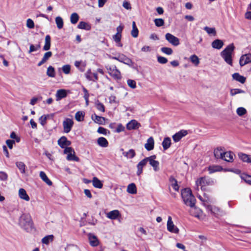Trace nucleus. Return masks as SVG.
Wrapping results in <instances>:
<instances>
[{"mask_svg": "<svg viewBox=\"0 0 251 251\" xmlns=\"http://www.w3.org/2000/svg\"><path fill=\"white\" fill-rule=\"evenodd\" d=\"M181 197L184 203L190 206L192 209L190 210V213L196 217H199L200 210L195 206L196 199L193 195L192 191L190 188H185L181 191Z\"/></svg>", "mask_w": 251, "mask_h": 251, "instance_id": "nucleus-1", "label": "nucleus"}, {"mask_svg": "<svg viewBox=\"0 0 251 251\" xmlns=\"http://www.w3.org/2000/svg\"><path fill=\"white\" fill-rule=\"evenodd\" d=\"M20 226L27 232H30L33 228V224L29 214L24 213L19 219Z\"/></svg>", "mask_w": 251, "mask_h": 251, "instance_id": "nucleus-2", "label": "nucleus"}, {"mask_svg": "<svg viewBox=\"0 0 251 251\" xmlns=\"http://www.w3.org/2000/svg\"><path fill=\"white\" fill-rule=\"evenodd\" d=\"M234 49L233 44H229L220 53L225 61L230 66H232V54Z\"/></svg>", "mask_w": 251, "mask_h": 251, "instance_id": "nucleus-3", "label": "nucleus"}, {"mask_svg": "<svg viewBox=\"0 0 251 251\" xmlns=\"http://www.w3.org/2000/svg\"><path fill=\"white\" fill-rule=\"evenodd\" d=\"M105 67L109 74L114 78L116 79H120L121 78V73L120 71L117 69L115 65H107Z\"/></svg>", "mask_w": 251, "mask_h": 251, "instance_id": "nucleus-4", "label": "nucleus"}, {"mask_svg": "<svg viewBox=\"0 0 251 251\" xmlns=\"http://www.w3.org/2000/svg\"><path fill=\"white\" fill-rule=\"evenodd\" d=\"M156 158V155H153L150 157H146L147 162H149L150 164L153 167V170L155 172L158 171L159 170V163L158 161L155 160Z\"/></svg>", "mask_w": 251, "mask_h": 251, "instance_id": "nucleus-5", "label": "nucleus"}, {"mask_svg": "<svg viewBox=\"0 0 251 251\" xmlns=\"http://www.w3.org/2000/svg\"><path fill=\"white\" fill-rule=\"evenodd\" d=\"M74 125V121L70 118H66L63 122V126L64 132L65 133H69L72 129Z\"/></svg>", "mask_w": 251, "mask_h": 251, "instance_id": "nucleus-6", "label": "nucleus"}, {"mask_svg": "<svg viewBox=\"0 0 251 251\" xmlns=\"http://www.w3.org/2000/svg\"><path fill=\"white\" fill-rule=\"evenodd\" d=\"M213 182V181L210 179L206 177H203L198 179L196 182V184L197 186V189H198L199 186H201L202 188L204 186L212 184Z\"/></svg>", "mask_w": 251, "mask_h": 251, "instance_id": "nucleus-7", "label": "nucleus"}, {"mask_svg": "<svg viewBox=\"0 0 251 251\" xmlns=\"http://www.w3.org/2000/svg\"><path fill=\"white\" fill-rule=\"evenodd\" d=\"M167 226L168 230L171 232L174 233H178L179 232V229L174 224L171 216L168 217Z\"/></svg>", "mask_w": 251, "mask_h": 251, "instance_id": "nucleus-8", "label": "nucleus"}, {"mask_svg": "<svg viewBox=\"0 0 251 251\" xmlns=\"http://www.w3.org/2000/svg\"><path fill=\"white\" fill-rule=\"evenodd\" d=\"M165 38L170 43L175 46H177L179 44V39L171 33H167L165 35Z\"/></svg>", "mask_w": 251, "mask_h": 251, "instance_id": "nucleus-9", "label": "nucleus"}, {"mask_svg": "<svg viewBox=\"0 0 251 251\" xmlns=\"http://www.w3.org/2000/svg\"><path fill=\"white\" fill-rule=\"evenodd\" d=\"M58 145L62 149L71 145V142L68 140L65 136H62L57 141Z\"/></svg>", "mask_w": 251, "mask_h": 251, "instance_id": "nucleus-10", "label": "nucleus"}, {"mask_svg": "<svg viewBox=\"0 0 251 251\" xmlns=\"http://www.w3.org/2000/svg\"><path fill=\"white\" fill-rule=\"evenodd\" d=\"M188 134V131L186 130H181L179 132L176 133L173 136V139L174 142H177L179 141L182 138L186 136Z\"/></svg>", "mask_w": 251, "mask_h": 251, "instance_id": "nucleus-11", "label": "nucleus"}, {"mask_svg": "<svg viewBox=\"0 0 251 251\" xmlns=\"http://www.w3.org/2000/svg\"><path fill=\"white\" fill-rule=\"evenodd\" d=\"M141 126V124L135 120H132L126 125L128 130L137 129Z\"/></svg>", "mask_w": 251, "mask_h": 251, "instance_id": "nucleus-12", "label": "nucleus"}, {"mask_svg": "<svg viewBox=\"0 0 251 251\" xmlns=\"http://www.w3.org/2000/svg\"><path fill=\"white\" fill-rule=\"evenodd\" d=\"M251 62V54H246L243 55L240 59L239 63L241 66H243Z\"/></svg>", "mask_w": 251, "mask_h": 251, "instance_id": "nucleus-13", "label": "nucleus"}, {"mask_svg": "<svg viewBox=\"0 0 251 251\" xmlns=\"http://www.w3.org/2000/svg\"><path fill=\"white\" fill-rule=\"evenodd\" d=\"M146 157L144 159L141 160L140 162H139V163L137 164V175L138 176H140L143 172V168L144 166H146V165L147 163V162Z\"/></svg>", "mask_w": 251, "mask_h": 251, "instance_id": "nucleus-14", "label": "nucleus"}, {"mask_svg": "<svg viewBox=\"0 0 251 251\" xmlns=\"http://www.w3.org/2000/svg\"><path fill=\"white\" fill-rule=\"evenodd\" d=\"M154 139L153 137H151L148 138L147 143L145 144V148L148 151H151L154 148Z\"/></svg>", "mask_w": 251, "mask_h": 251, "instance_id": "nucleus-15", "label": "nucleus"}, {"mask_svg": "<svg viewBox=\"0 0 251 251\" xmlns=\"http://www.w3.org/2000/svg\"><path fill=\"white\" fill-rule=\"evenodd\" d=\"M52 53L51 51H47L44 54L41 60L38 63V66H41L45 63L50 57H51Z\"/></svg>", "mask_w": 251, "mask_h": 251, "instance_id": "nucleus-16", "label": "nucleus"}, {"mask_svg": "<svg viewBox=\"0 0 251 251\" xmlns=\"http://www.w3.org/2000/svg\"><path fill=\"white\" fill-rule=\"evenodd\" d=\"M211 46L214 49L220 50L224 46V42L220 39H216L212 42Z\"/></svg>", "mask_w": 251, "mask_h": 251, "instance_id": "nucleus-17", "label": "nucleus"}, {"mask_svg": "<svg viewBox=\"0 0 251 251\" xmlns=\"http://www.w3.org/2000/svg\"><path fill=\"white\" fill-rule=\"evenodd\" d=\"M223 158L222 159L224 160L227 162H232L233 160V153L231 151L224 152L223 153Z\"/></svg>", "mask_w": 251, "mask_h": 251, "instance_id": "nucleus-18", "label": "nucleus"}, {"mask_svg": "<svg viewBox=\"0 0 251 251\" xmlns=\"http://www.w3.org/2000/svg\"><path fill=\"white\" fill-rule=\"evenodd\" d=\"M67 92L64 89H59L57 91L56 93V100H59L61 99L66 97Z\"/></svg>", "mask_w": 251, "mask_h": 251, "instance_id": "nucleus-19", "label": "nucleus"}, {"mask_svg": "<svg viewBox=\"0 0 251 251\" xmlns=\"http://www.w3.org/2000/svg\"><path fill=\"white\" fill-rule=\"evenodd\" d=\"M232 76L233 79L242 84L244 83L246 81V77L243 75H240L238 73H235L233 74Z\"/></svg>", "mask_w": 251, "mask_h": 251, "instance_id": "nucleus-20", "label": "nucleus"}, {"mask_svg": "<svg viewBox=\"0 0 251 251\" xmlns=\"http://www.w3.org/2000/svg\"><path fill=\"white\" fill-rule=\"evenodd\" d=\"M19 196L21 199L24 200L26 201H29L30 200V198L27 194L25 190L23 188H20L19 189Z\"/></svg>", "mask_w": 251, "mask_h": 251, "instance_id": "nucleus-21", "label": "nucleus"}, {"mask_svg": "<svg viewBox=\"0 0 251 251\" xmlns=\"http://www.w3.org/2000/svg\"><path fill=\"white\" fill-rule=\"evenodd\" d=\"M224 153V151L221 147H218L214 151V156L217 159H222Z\"/></svg>", "mask_w": 251, "mask_h": 251, "instance_id": "nucleus-22", "label": "nucleus"}, {"mask_svg": "<svg viewBox=\"0 0 251 251\" xmlns=\"http://www.w3.org/2000/svg\"><path fill=\"white\" fill-rule=\"evenodd\" d=\"M89 240L90 244L92 246L96 247L99 245V242L96 236L90 234L89 235Z\"/></svg>", "mask_w": 251, "mask_h": 251, "instance_id": "nucleus-23", "label": "nucleus"}, {"mask_svg": "<svg viewBox=\"0 0 251 251\" xmlns=\"http://www.w3.org/2000/svg\"><path fill=\"white\" fill-rule=\"evenodd\" d=\"M120 62L129 66H131L133 64L132 60L123 54H121V58H120Z\"/></svg>", "mask_w": 251, "mask_h": 251, "instance_id": "nucleus-24", "label": "nucleus"}, {"mask_svg": "<svg viewBox=\"0 0 251 251\" xmlns=\"http://www.w3.org/2000/svg\"><path fill=\"white\" fill-rule=\"evenodd\" d=\"M120 216L119 211L117 210H114L109 212L107 214V217L110 219H116Z\"/></svg>", "mask_w": 251, "mask_h": 251, "instance_id": "nucleus-25", "label": "nucleus"}, {"mask_svg": "<svg viewBox=\"0 0 251 251\" xmlns=\"http://www.w3.org/2000/svg\"><path fill=\"white\" fill-rule=\"evenodd\" d=\"M92 182L93 186L95 188L101 189L103 187L102 183L97 177H94L93 178Z\"/></svg>", "mask_w": 251, "mask_h": 251, "instance_id": "nucleus-26", "label": "nucleus"}, {"mask_svg": "<svg viewBox=\"0 0 251 251\" xmlns=\"http://www.w3.org/2000/svg\"><path fill=\"white\" fill-rule=\"evenodd\" d=\"M162 145L163 148L164 150H167L168 149L171 145V140L169 137H165L164 138L162 143Z\"/></svg>", "mask_w": 251, "mask_h": 251, "instance_id": "nucleus-27", "label": "nucleus"}, {"mask_svg": "<svg viewBox=\"0 0 251 251\" xmlns=\"http://www.w3.org/2000/svg\"><path fill=\"white\" fill-rule=\"evenodd\" d=\"M45 45L43 50H49L50 48V37L49 35H47L45 37Z\"/></svg>", "mask_w": 251, "mask_h": 251, "instance_id": "nucleus-28", "label": "nucleus"}, {"mask_svg": "<svg viewBox=\"0 0 251 251\" xmlns=\"http://www.w3.org/2000/svg\"><path fill=\"white\" fill-rule=\"evenodd\" d=\"M98 144L103 148L107 147L108 146V142L106 138L101 137L97 140Z\"/></svg>", "mask_w": 251, "mask_h": 251, "instance_id": "nucleus-29", "label": "nucleus"}, {"mask_svg": "<svg viewBox=\"0 0 251 251\" xmlns=\"http://www.w3.org/2000/svg\"><path fill=\"white\" fill-rule=\"evenodd\" d=\"M127 192L131 194H135L137 193V188L135 184L133 183H130L127 186Z\"/></svg>", "mask_w": 251, "mask_h": 251, "instance_id": "nucleus-30", "label": "nucleus"}, {"mask_svg": "<svg viewBox=\"0 0 251 251\" xmlns=\"http://www.w3.org/2000/svg\"><path fill=\"white\" fill-rule=\"evenodd\" d=\"M40 176L41 179L45 182L48 185L50 186L52 185V183L51 180H50L45 172L41 171L40 173Z\"/></svg>", "mask_w": 251, "mask_h": 251, "instance_id": "nucleus-31", "label": "nucleus"}, {"mask_svg": "<svg viewBox=\"0 0 251 251\" xmlns=\"http://www.w3.org/2000/svg\"><path fill=\"white\" fill-rule=\"evenodd\" d=\"M132 29L131 31V35L134 38H136L138 36L139 31L136 25V23L134 21L132 23Z\"/></svg>", "mask_w": 251, "mask_h": 251, "instance_id": "nucleus-32", "label": "nucleus"}, {"mask_svg": "<svg viewBox=\"0 0 251 251\" xmlns=\"http://www.w3.org/2000/svg\"><path fill=\"white\" fill-rule=\"evenodd\" d=\"M77 28L86 30H89L91 29V26L88 23L82 21L79 22V24L77 25Z\"/></svg>", "mask_w": 251, "mask_h": 251, "instance_id": "nucleus-33", "label": "nucleus"}, {"mask_svg": "<svg viewBox=\"0 0 251 251\" xmlns=\"http://www.w3.org/2000/svg\"><path fill=\"white\" fill-rule=\"evenodd\" d=\"M54 236L53 235L46 236L42 239V242L46 245H48L50 242L53 240Z\"/></svg>", "mask_w": 251, "mask_h": 251, "instance_id": "nucleus-34", "label": "nucleus"}, {"mask_svg": "<svg viewBox=\"0 0 251 251\" xmlns=\"http://www.w3.org/2000/svg\"><path fill=\"white\" fill-rule=\"evenodd\" d=\"M123 154L127 158H132L135 156V152L134 150L130 149L128 151H123Z\"/></svg>", "mask_w": 251, "mask_h": 251, "instance_id": "nucleus-35", "label": "nucleus"}, {"mask_svg": "<svg viewBox=\"0 0 251 251\" xmlns=\"http://www.w3.org/2000/svg\"><path fill=\"white\" fill-rule=\"evenodd\" d=\"M238 156L239 158L244 162H251V160L249 156L243 153H239Z\"/></svg>", "mask_w": 251, "mask_h": 251, "instance_id": "nucleus-36", "label": "nucleus"}, {"mask_svg": "<svg viewBox=\"0 0 251 251\" xmlns=\"http://www.w3.org/2000/svg\"><path fill=\"white\" fill-rule=\"evenodd\" d=\"M47 75L49 77H54L55 75V70L54 68L51 66H50L47 71Z\"/></svg>", "mask_w": 251, "mask_h": 251, "instance_id": "nucleus-37", "label": "nucleus"}, {"mask_svg": "<svg viewBox=\"0 0 251 251\" xmlns=\"http://www.w3.org/2000/svg\"><path fill=\"white\" fill-rule=\"evenodd\" d=\"M79 20V16L76 13H73L70 17V21L72 24H75Z\"/></svg>", "mask_w": 251, "mask_h": 251, "instance_id": "nucleus-38", "label": "nucleus"}, {"mask_svg": "<svg viewBox=\"0 0 251 251\" xmlns=\"http://www.w3.org/2000/svg\"><path fill=\"white\" fill-rule=\"evenodd\" d=\"M84 113L82 111H78L75 114V120L78 122L83 121Z\"/></svg>", "mask_w": 251, "mask_h": 251, "instance_id": "nucleus-39", "label": "nucleus"}, {"mask_svg": "<svg viewBox=\"0 0 251 251\" xmlns=\"http://www.w3.org/2000/svg\"><path fill=\"white\" fill-rule=\"evenodd\" d=\"M16 166L20 170L22 174L25 173V165L23 162H17L16 163Z\"/></svg>", "mask_w": 251, "mask_h": 251, "instance_id": "nucleus-40", "label": "nucleus"}, {"mask_svg": "<svg viewBox=\"0 0 251 251\" xmlns=\"http://www.w3.org/2000/svg\"><path fill=\"white\" fill-rule=\"evenodd\" d=\"M190 60L191 62L196 66H197L200 63V59L195 54L192 55L190 57Z\"/></svg>", "mask_w": 251, "mask_h": 251, "instance_id": "nucleus-41", "label": "nucleus"}, {"mask_svg": "<svg viewBox=\"0 0 251 251\" xmlns=\"http://www.w3.org/2000/svg\"><path fill=\"white\" fill-rule=\"evenodd\" d=\"M55 23L57 25V27L59 29H61L63 26V21L61 17L58 16L55 18Z\"/></svg>", "mask_w": 251, "mask_h": 251, "instance_id": "nucleus-42", "label": "nucleus"}, {"mask_svg": "<svg viewBox=\"0 0 251 251\" xmlns=\"http://www.w3.org/2000/svg\"><path fill=\"white\" fill-rule=\"evenodd\" d=\"M241 178L244 180L245 182L249 184H251V176L246 174H243L241 175Z\"/></svg>", "mask_w": 251, "mask_h": 251, "instance_id": "nucleus-43", "label": "nucleus"}, {"mask_svg": "<svg viewBox=\"0 0 251 251\" xmlns=\"http://www.w3.org/2000/svg\"><path fill=\"white\" fill-rule=\"evenodd\" d=\"M94 116L95 117L94 119L93 116H92V118L93 119L94 121L96 123H97L99 124H102L103 121L105 120L104 118L101 117V116H98L96 114H94Z\"/></svg>", "mask_w": 251, "mask_h": 251, "instance_id": "nucleus-44", "label": "nucleus"}, {"mask_svg": "<svg viewBox=\"0 0 251 251\" xmlns=\"http://www.w3.org/2000/svg\"><path fill=\"white\" fill-rule=\"evenodd\" d=\"M75 154V153H69L67 155V159L68 160H74V161H75L77 162L79 161V158L78 157L76 156Z\"/></svg>", "mask_w": 251, "mask_h": 251, "instance_id": "nucleus-45", "label": "nucleus"}, {"mask_svg": "<svg viewBox=\"0 0 251 251\" xmlns=\"http://www.w3.org/2000/svg\"><path fill=\"white\" fill-rule=\"evenodd\" d=\"M204 30L209 34H213V35H215L216 34L215 28L214 27L205 26L204 27Z\"/></svg>", "mask_w": 251, "mask_h": 251, "instance_id": "nucleus-46", "label": "nucleus"}, {"mask_svg": "<svg viewBox=\"0 0 251 251\" xmlns=\"http://www.w3.org/2000/svg\"><path fill=\"white\" fill-rule=\"evenodd\" d=\"M50 117L49 115H42L39 119V122L43 126H45L46 124L47 119Z\"/></svg>", "mask_w": 251, "mask_h": 251, "instance_id": "nucleus-47", "label": "nucleus"}, {"mask_svg": "<svg viewBox=\"0 0 251 251\" xmlns=\"http://www.w3.org/2000/svg\"><path fill=\"white\" fill-rule=\"evenodd\" d=\"M236 113L239 116H243L247 113L246 109L242 107H239L236 110Z\"/></svg>", "mask_w": 251, "mask_h": 251, "instance_id": "nucleus-48", "label": "nucleus"}, {"mask_svg": "<svg viewBox=\"0 0 251 251\" xmlns=\"http://www.w3.org/2000/svg\"><path fill=\"white\" fill-rule=\"evenodd\" d=\"M161 51L167 55H171L173 53V50L170 48L163 47L161 48Z\"/></svg>", "mask_w": 251, "mask_h": 251, "instance_id": "nucleus-49", "label": "nucleus"}, {"mask_svg": "<svg viewBox=\"0 0 251 251\" xmlns=\"http://www.w3.org/2000/svg\"><path fill=\"white\" fill-rule=\"evenodd\" d=\"M170 180L172 182V185L174 189L176 191H178L179 189V186L177 184L176 180L173 177L170 178Z\"/></svg>", "mask_w": 251, "mask_h": 251, "instance_id": "nucleus-50", "label": "nucleus"}, {"mask_svg": "<svg viewBox=\"0 0 251 251\" xmlns=\"http://www.w3.org/2000/svg\"><path fill=\"white\" fill-rule=\"evenodd\" d=\"M41 46L40 44L37 45L36 46H34L33 45H30L29 47V50L28 51V53H30L33 51H37L39 49H40Z\"/></svg>", "mask_w": 251, "mask_h": 251, "instance_id": "nucleus-51", "label": "nucleus"}, {"mask_svg": "<svg viewBox=\"0 0 251 251\" xmlns=\"http://www.w3.org/2000/svg\"><path fill=\"white\" fill-rule=\"evenodd\" d=\"M243 93H244V91L240 89H231L230 91V95L232 96H235L238 94Z\"/></svg>", "mask_w": 251, "mask_h": 251, "instance_id": "nucleus-52", "label": "nucleus"}, {"mask_svg": "<svg viewBox=\"0 0 251 251\" xmlns=\"http://www.w3.org/2000/svg\"><path fill=\"white\" fill-rule=\"evenodd\" d=\"M96 106L97 109L99 110V111H101L102 112H104L105 111L104 106L100 102L98 101L96 103Z\"/></svg>", "mask_w": 251, "mask_h": 251, "instance_id": "nucleus-53", "label": "nucleus"}, {"mask_svg": "<svg viewBox=\"0 0 251 251\" xmlns=\"http://www.w3.org/2000/svg\"><path fill=\"white\" fill-rule=\"evenodd\" d=\"M154 22L155 25L157 27L163 26L164 25V21L163 19L161 18L155 19L154 20Z\"/></svg>", "mask_w": 251, "mask_h": 251, "instance_id": "nucleus-54", "label": "nucleus"}, {"mask_svg": "<svg viewBox=\"0 0 251 251\" xmlns=\"http://www.w3.org/2000/svg\"><path fill=\"white\" fill-rule=\"evenodd\" d=\"M208 171L210 174H212L214 172L220 171V167L218 166H210L208 168Z\"/></svg>", "mask_w": 251, "mask_h": 251, "instance_id": "nucleus-55", "label": "nucleus"}, {"mask_svg": "<svg viewBox=\"0 0 251 251\" xmlns=\"http://www.w3.org/2000/svg\"><path fill=\"white\" fill-rule=\"evenodd\" d=\"M62 71L65 74H69L70 73L71 66L69 65H65L63 66Z\"/></svg>", "mask_w": 251, "mask_h": 251, "instance_id": "nucleus-56", "label": "nucleus"}, {"mask_svg": "<svg viewBox=\"0 0 251 251\" xmlns=\"http://www.w3.org/2000/svg\"><path fill=\"white\" fill-rule=\"evenodd\" d=\"M128 85L132 89H135L136 87V82L132 79H128L127 81Z\"/></svg>", "mask_w": 251, "mask_h": 251, "instance_id": "nucleus-57", "label": "nucleus"}, {"mask_svg": "<svg viewBox=\"0 0 251 251\" xmlns=\"http://www.w3.org/2000/svg\"><path fill=\"white\" fill-rule=\"evenodd\" d=\"M26 26L30 29H32L34 27V23L32 20L28 19L26 21Z\"/></svg>", "mask_w": 251, "mask_h": 251, "instance_id": "nucleus-58", "label": "nucleus"}, {"mask_svg": "<svg viewBox=\"0 0 251 251\" xmlns=\"http://www.w3.org/2000/svg\"><path fill=\"white\" fill-rule=\"evenodd\" d=\"M157 61L160 64H166L168 62V59L163 56H157Z\"/></svg>", "mask_w": 251, "mask_h": 251, "instance_id": "nucleus-59", "label": "nucleus"}, {"mask_svg": "<svg viewBox=\"0 0 251 251\" xmlns=\"http://www.w3.org/2000/svg\"><path fill=\"white\" fill-rule=\"evenodd\" d=\"M64 149V154H68L69 153H75V152L74 149L71 147H67Z\"/></svg>", "mask_w": 251, "mask_h": 251, "instance_id": "nucleus-60", "label": "nucleus"}, {"mask_svg": "<svg viewBox=\"0 0 251 251\" xmlns=\"http://www.w3.org/2000/svg\"><path fill=\"white\" fill-rule=\"evenodd\" d=\"M7 175L4 172H0V180L1 181H5L7 179Z\"/></svg>", "mask_w": 251, "mask_h": 251, "instance_id": "nucleus-61", "label": "nucleus"}, {"mask_svg": "<svg viewBox=\"0 0 251 251\" xmlns=\"http://www.w3.org/2000/svg\"><path fill=\"white\" fill-rule=\"evenodd\" d=\"M92 74H93L91 73V70L89 69L85 73V77H86V78L88 80L91 81V80H93V77L92 76Z\"/></svg>", "mask_w": 251, "mask_h": 251, "instance_id": "nucleus-62", "label": "nucleus"}, {"mask_svg": "<svg viewBox=\"0 0 251 251\" xmlns=\"http://www.w3.org/2000/svg\"><path fill=\"white\" fill-rule=\"evenodd\" d=\"M122 34H116L113 36V39L116 43H119L121 41Z\"/></svg>", "mask_w": 251, "mask_h": 251, "instance_id": "nucleus-63", "label": "nucleus"}, {"mask_svg": "<svg viewBox=\"0 0 251 251\" xmlns=\"http://www.w3.org/2000/svg\"><path fill=\"white\" fill-rule=\"evenodd\" d=\"M15 141L12 140L8 139L6 141V143L10 149H12L13 148V145L15 144Z\"/></svg>", "mask_w": 251, "mask_h": 251, "instance_id": "nucleus-64", "label": "nucleus"}]
</instances>
